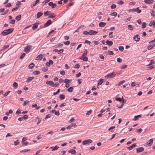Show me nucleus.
Segmentation results:
<instances>
[{
    "mask_svg": "<svg viewBox=\"0 0 155 155\" xmlns=\"http://www.w3.org/2000/svg\"><path fill=\"white\" fill-rule=\"evenodd\" d=\"M83 33L84 35H90V31H83Z\"/></svg>",
    "mask_w": 155,
    "mask_h": 155,
    "instance_id": "473e14b6",
    "label": "nucleus"
},
{
    "mask_svg": "<svg viewBox=\"0 0 155 155\" xmlns=\"http://www.w3.org/2000/svg\"><path fill=\"white\" fill-rule=\"evenodd\" d=\"M116 74H115L114 73V72H113L111 73H110L106 75L105 76L104 78H112L114 77Z\"/></svg>",
    "mask_w": 155,
    "mask_h": 155,
    "instance_id": "f257e3e1",
    "label": "nucleus"
},
{
    "mask_svg": "<svg viewBox=\"0 0 155 155\" xmlns=\"http://www.w3.org/2000/svg\"><path fill=\"white\" fill-rule=\"evenodd\" d=\"M103 79H101L98 81L97 83V85L99 86L101 85L103 83Z\"/></svg>",
    "mask_w": 155,
    "mask_h": 155,
    "instance_id": "a878e982",
    "label": "nucleus"
},
{
    "mask_svg": "<svg viewBox=\"0 0 155 155\" xmlns=\"http://www.w3.org/2000/svg\"><path fill=\"white\" fill-rule=\"evenodd\" d=\"M8 33H7V31L5 30L2 32L1 33V34L5 36L8 35Z\"/></svg>",
    "mask_w": 155,
    "mask_h": 155,
    "instance_id": "c85d7f7f",
    "label": "nucleus"
},
{
    "mask_svg": "<svg viewBox=\"0 0 155 155\" xmlns=\"http://www.w3.org/2000/svg\"><path fill=\"white\" fill-rule=\"evenodd\" d=\"M14 28H9L8 29H6V31H7V32L8 34L11 33L12 32H13V31L14 30Z\"/></svg>",
    "mask_w": 155,
    "mask_h": 155,
    "instance_id": "f8f14e48",
    "label": "nucleus"
},
{
    "mask_svg": "<svg viewBox=\"0 0 155 155\" xmlns=\"http://www.w3.org/2000/svg\"><path fill=\"white\" fill-rule=\"evenodd\" d=\"M73 88L72 87H71L69 88L68 89L67 91L69 92H72L73 90Z\"/></svg>",
    "mask_w": 155,
    "mask_h": 155,
    "instance_id": "2f4dec72",
    "label": "nucleus"
},
{
    "mask_svg": "<svg viewBox=\"0 0 155 155\" xmlns=\"http://www.w3.org/2000/svg\"><path fill=\"white\" fill-rule=\"evenodd\" d=\"M131 17H128V18H126V19H124V21H125L126 22H127L128 21L130 20L131 19Z\"/></svg>",
    "mask_w": 155,
    "mask_h": 155,
    "instance_id": "79ce46f5",
    "label": "nucleus"
},
{
    "mask_svg": "<svg viewBox=\"0 0 155 155\" xmlns=\"http://www.w3.org/2000/svg\"><path fill=\"white\" fill-rule=\"evenodd\" d=\"M25 53H24L22 54L20 57V58L21 59H22L25 55Z\"/></svg>",
    "mask_w": 155,
    "mask_h": 155,
    "instance_id": "49530a36",
    "label": "nucleus"
},
{
    "mask_svg": "<svg viewBox=\"0 0 155 155\" xmlns=\"http://www.w3.org/2000/svg\"><path fill=\"white\" fill-rule=\"evenodd\" d=\"M137 146V144L136 143H134L130 147H127V148L129 150H131L132 149H133L134 147H136Z\"/></svg>",
    "mask_w": 155,
    "mask_h": 155,
    "instance_id": "9d476101",
    "label": "nucleus"
},
{
    "mask_svg": "<svg viewBox=\"0 0 155 155\" xmlns=\"http://www.w3.org/2000/svg\"><path fill=\"white\" fill-rule=\"evenodd\" d=\"M29 102V101H25L23 104H22V105L23 106H25L26 105L28 102Z\"/></svg>",
    "mask_w": 155,
    "mask_h": 155,
    "instance_id": "ea45409f",
    "label": "nucleus"
},
{
    "mask_svg": "<svg viewBox=\"0 0 155 155\" xmlns=\"http://www.w3.org/2000/svg\"><path fill=\"white\" fill-rule=\"evenodd\" d=\"M34 78V77H29L28 78L27 81L28 82H29L32 81Z\"/></svg>",
    "mask_w": 155,
    "mask_h": 155,
    "instance_id": "393cba45",
    "label": "nucleus"
},
{
    "mask_svg": "<svg viewBox=\"0 0 155 155\" xmlns=\"http://www.w3.org/2000/svg\"><path fill=\"white\" fill-rule=\"evenodd\" d=\"M127 26L130 30H132L133 29V27H132V25H128Z\"/></svg>",
    "mask_w": 155,
    "mask_h": 155,
    "instance_id": "de8ad7c7",
    "label": "nucleus"
},
{
    "mask_svg": "<svg viewBox=\"0 0 155 155\" xmlns=\"http://www.w3.org/2000/svg\"><path fill=\"white\" fill-rule=\"evenodd\" d=\"M87 51L86 49H85L84 51V54H83L82 56V57H83L84 56L87 55Z\"/></svg>",
    "mask_w": 155,
    "mask_h": 155,
    "instance_id": "4c0bfd02",
    "label": "nucleus"
},
{
    "mask_svg": "<svg viewBox=\"0 0 155 155\" xmlns=\"http://www.w3.org/2000/svg\"><path fill=\"white\" fill-rule=\"evenodd\" d=\"M107 44L109 46H111L113 44V42L112 41L107 40L106 41Z\"/></svg>",
    "mask_w": 155,
    "mask_h": 155,
    "instance_id": "2eb2a0df",
    "label": "nucleus"
},
{
    "mask_svg": "<svg viewBox=\"0 0 155 155\" xmlns=\"http://www.w3.org/2000/svg\"><path fill=\"white\" fill-rule=\"evenodd\" d=\"M43 15V13L41 12H38L37 15V18H39L41 17Z\"/></svg>",
    "mask_w": 155,
    "mask_h": 155,
    "instance_id": "aec40b11",
    "label": "nucleus"
},
{
    "mask_svg": "<svg viewBox=\"0 0 155 155\" xmlns=\"http://www.w3.org/2000/svg\"><path fill=\"white\" fill-rule=\"evenodd\" d=\"M13 87L14 88L16 89V88L18 86V84L16 82H14L13 83Z\"/></svg>",
    "mask_w": 155,
    "mask_h": 155,
    "instance_id": "72a5a7b5",
    "label": "nucleus"
},
{
    "mask_svg": "<svg viewBox=\"0 0 155 155\" xmlns=\"http://www.w3.org/2000/svg\"><path fill=\"white\" fill-rule=\"evenodd\" d=\"M15 20L14 19H12L11 20V21L10 22V23L12 24H13L15 23Z\"/></svg>",
    "mask_w": 155,
    "mask_h": 155,
    "instance_id": "774afa93",
    "label": "nucleus"
},
{
    "mask_svg": "<svg viewBox=\"0 0 155 155\" xmlns=\"http://www.w3.org/2000/svg\"><path fill=\"white\" fill-rule=\"evenodd\" d=\"M90 35H95L97 33V32L96 31L91 30L90 31Z\"/></svg>",
    "mask_w": 155,
    "mask_h": 155,
    "instance_id": "dca6fc26",
    "label": "nucleus"
},
{
    "mask_svg": "<svg viewBox=\"0 0 155 155\" xmlns=\"http://www.w3.org/2000/svg\"><path fill=\"white\" fill-rule=\"evenodd\" d=\"M82 58V60L85 61H88V58L87 57L85 56H84L83 57H81L80 58V59H81Z\"/></svg>",
    "mask_w": 155,
    "mask_h": 155,
    "instance_id": "b1692460",
    "label": "nucleus"
},
{
    "mask_svg": "<svg viewBox=\"0 0 155 155\" xmlns=\"http://www.w3.org/2000/svg\"><path fill=\"white\" fill-rule=\"evenodd\" d=\"M106 25V23L103 22H100L99 24V25L100 27H104Z\"/></svg>",
    "mask_w": 155,
    "mask_h": 155,
    "instance_id": "a211bd4d",
    "label": "nucleus"
},
{
    "mask_svg": "<svg viewBox=\"0 0 155 155\" xmlns=\"http://www.w3.org/2000/svg\"><path fill=\"white\" fill-rule=\"evenodd\" d=\"M70 43V42L69 41H66L64 42V44L66 45H69Z\"/></svg>",
    "mask_w": 155,
    "mask_h": 155,
    "instance_id": "0e129e2a",
    "label": "nucleus"
},
{
    "mask_svg": "<svg viewBox=\"0 0 155 155\" xmlns=\"http://www.w3.org/2000/svg\"><path fill=\"white\" fill-rule=\"evenodd\" d=\"M51 117V115L50 114H48L46 115L45 118V120H46L47 119H48V118H49Z\"/></svg>",
    "mask_w": 155,
    "mask_h": 155,
    "instance_id": "680f3d73",
    "label": "nucleus"
},
{
    "mask_svg": "<svg viewBox=\"0 0 155 155\" xmlns=\"http://www.w3.org/2000/svg\"><path fill=\"white\" fill-rule=\"evenodd\" d=\"M49 6H51V8L53 9L56 6L57 4L55 3H54L52 2H50L48 4Z\"/></svg>",
    "mask_w": 155,
    "mask_h": 155,
    "instance_id": "20e7f679",
    "label": "nucleus"
},
{
    "mask_svg": "<svg viewBox=\"0 0 155 155\" xmlns=\"http://www.w3.org/2000/svg\"><path fill=\"white\" fill-rule=\"evenodd\" d=\"M21 15H19L17 16L16 17V19L17 21H19L20 20L21 18Z\"/></svg>",
    "mask_w": 155,
    "mask_h": 155,
    "instance_id": "c9c22d12",
    "label": "nucleus"
},
{
    "mask_svg": "<svg viewBox=\"0 0 155 155\" xmlns=\"http://www.w3.org/2000/svg\"><path fill=\"white\" fill-rule=\"evenodd\" d=\"M123 97L122 96L121 98H120V97H116L115 100L117 101H119L120 102H121L122 101V99H123Z\"/></svg>",
    "mask_w": 155,
    "mask_h": 155,
    "instance_id": "cd10ccee",
    "label": "nucleus"
},
{
    "mask_svg": "<svg viewBox=\"0 0 155 155\" xmlns=\"http://www.w3.org/2000/svg\"><path fill=\"white\" fill-rule=\"evenodd\" d=\"M151 15L153 17H155V11L151 10L150 12Z\"/></svg>",
    "mask_w": 155,
    "mask_h": 155,
    "instance_id": "7c9ffc66",
    "label": "nucleus"
},
{
    "mask_svg": "<svg viewBox=\"0 0 155 155\" xmlns=\"http://www.w3.org/2000/svg\"><path fill=\"white\" fill-rule=\"evenodd\" d=\"M47 84H48L50 86H52L54 84V83L53 81H47L46 83Z\"/></svg>",
    "mask_w": 155,
    "mask_h": 155,
    "instance_id": "9b49d317",
    "label": "nucleus"
},
{
    "mask_svg": "<svg viewBox=\"0 0 155 155\" xmlns=\"http://www.w3.org/2000/svg\"><path fill=\"white\" fill-rule=\"evenodd\" d=\"M64 50L63 49H61L59 50H58V54H61V53H62L63 52Z\"/></svg>",
    "mask_w": 155,
    "mask_h": 155,
    "instance_id": "052dcab7",
    "label": "nucleus"
},
{
    "mask_svg": "<svg viewBox=\"0 0 155 155\" xmlns=\"http://www.w3.org/2000/svg\"><path fill=\"white\" fill-rule=\"evenodd\" d=\"M141 116L142 115L141 114L136 116L134 117V118L133 119V120L134 121L137 120L138 119V118L140 117H141Z\"/></svg>",
    "mask_w": 155,
    "mask_h": 155,
    "instance_id": "f3484780",
    "label": "nucleus"
},
{
    "mask_svg": "<svg viewBox=\"0 0 155 155\" xmlns=\"http://www.w3.org/2000/svg\"><path fill=\"white\" fill-rule=\"evenodd\" d=\"M19 142L18 141V140H17L16 141H15L14 142V145H17L19 144Z\"/></svg>",
    "mask_w": 155,
    "mask_h": 155,
    "instance_id": "4d7b16f0",
    "label": "nucleus"
},
{
    "mask_svg": "<svg viewBox=\"0 0 155 155\" xmlns=\"http://www.w3.org/2000/svg\"><path fill=\"white\" fill-rule=\"evenodd\" d=\"M49 16L48 17V18H53L55 17V15L53 16V14L52 13H50L49 14Z\"/></svg>",
    "mask_w": 155,
    "mask_h": 155,
    "instance_id": "09e8293b",
    "label": "nucleus"
},
{
    "mask_svg": "<svg viewBox=\"0 0 155 155\" xmlns=\"http://www.w3.org/2000/svg\"><path fill=\"white\" fill-rule=\"evenodd\" d=\"M124 49V48L122 46H120L119 48V50L121 51H123Z\"/></svg>",
    "mask_w": 155,
    "mask_h": 155,
    "instance_id": "c03bdc74",
    "label": "nucleus"
},
{
    "mask_svg": "<svg viewBox=\"0 0 155 155\" xmlns=\"http://www.w3.org/2000/svg\"><path fill=\"white\" fill-rule=\"evenodd\" d=\"M107 53L110 55H112L114 54V53L112 51H109Z\"/></svg>",
    "mask_w": 155,
    "mask_h": 155,
    "instance_id": "338daca9",
    "label": "nucleus"
},
{
    "mask_svg": "<svg viewBox=\"0 0 155 155\" xmlns=\"http://www.w3.org/2000/svg\"><path fill=\"white\" fill-rule=\"evenodd\" d=\"M59 148V147L57 145L55 146L54 147H51L50 148H52V151H54L55 150L58 149Z\"/></svg>",
    "mask_w": 155,
    "mask_h": 155,
    "instance_id": "bb28decb",
    "label": "nucleus"
},
{
    "mask_svg": "<svg viewBox=\"0 0 155 155\" xmlns=\"http://www.w3.org/2000/svg\"><path fill=\"white\" fill-rule=\"evenodd\" d=\"M22 118H23H23L24 119L26 120L28 118V116L27 115H25L23 116V117Z\"/></svg>",
    "mask_w": 155,
    "mask_h": 155,
    "instance_id": "e2e57ef3",
    "label": "nucleus"
},
{
    "mask_svg": "<svg viewBox=\"0 0 155 155\" xmlns=\"http://www.w3.org/2000/svg\"><path fill=\"white\" fill-rule=\"evenodd\" d=\"M50 14V12L48 11H47L45 12L44 13V15L45 16H47L48 15H49Z\"/></svg>",
    "mask_w": 155,
    "mask_h": 155,
    "instance_id": "603ef678",
    "label": "nucleus"
},
{
    "mask_svg": "<svg viewBox=\"0 0 155 155\" xmlns=\"http://www.w3.org/2000/svg\"><path fill=\"white\" fill-rule=\"evenodd\" d=\"M133 39L136 41L138 42L140 40V37L137 34L134 37Z\"/></svg>",
    "mask_w": 155,
    "mask_h": 155,
    "instance_id": "423d86ee",
    "label": "nucleus"
},
{
    "mask_svg": "<svg viewBox=\"0 0 155 155\" xmlns=\"http://www.w3.org/2000/svg\"><path fill=\"white\" fill-rule=\"evenodd\" d=\"M32 46L30 45H28L25 47L24 51L27 53H28L30 51Z\"/></svg>",
    "mask_w": 155,
    "mask_h": 155,
    "instance_id": "f03ea898",
    "label": "nucleus"
},
{
    "mask_svg": "<svg viewBox=\"0 0 155 155\" xmlns=\"http://www.w3.org/2000/svg\"><path fill=\"white\" fill-rule=\"evenodd\" d=\"M155 46V44H150L147 47V49L148 50H150L153 48Z\"/></svg>",
    "mask_w": 155,
    "mask_h": 155,
    "instance_id": "4468645a",
    "label": "nucleus"
},
{
    "mask_svg": "<svg viewBox=\"0 0 155 155\" xmlns=\"http://www.w3.org/2000/svg\"><path fill=\"white\" fill-rule=\"evenodd\" d=\"M52 23L51 21L50 20H48L45 24L44 25V27H46L50 25Z\"/></svg>",
    "mask_w": 155,
    "mask_h": 155,
    "instance_id": "39448f33",
    "label": "nucleus"
},
{
    "mask_svg": "<svg viewBox=\"0 0 155 155\" xmlns=\"http://www.w3.org/2000/svg\"><path fill=\"white\" fill-rule=\"evenodd\" d=\"M84 27V25H81L78 28L74 31V32H79V29L81 27Z\"/></svg>",
    "mask_w": 155,
    "mask_h": 155,
    "instance_id": "8fccbe9b",
    "label": "nucleus"
},
{
    "mask_svg": "<svg viewBox=\"0 0 155 155\" xmlns=\"http://www.w3.org/2000/svg\"><path fill=\"white\" fill-rule=\"evenodd\" d=\"M80 67V65L78 64H76L74 67V68H78Z\"/></svg>",
    "mask_w": 155,
    "mask_h": 155,
    "instance_id": "6e6d98bb",
    "label": "nucleus"
},
{
    "mask_svg": "<svg viewBox=\"0 0 155 155\" xmlns=\"http://www.w3.org/2000/svg\"><path fill=\"white\" fill-rule=\"evenodd\" d=\"M93 141L89 139L83 141L82 142V143L83 145H85L88 143H91Z\"/></svg>",
    "mask_w": 155,
    "mask_h": 155,
    "instance_id": "7ed1b4c3",
    "label": "nucleus"
},
{
    "mask_svg": "<svg viewBox=\"0 0 155 155\" xmlns=\"http://www.w3.org/2000/svg\"><path fill=\"white\" fill-rule=\"evenodd\" d=\"M144 2L145 3L148 4H151L153 3V2H152L151 0H144Z\"/></svg>",
    "mask_w": 155,
    "mask_h": 155,
    "instance_id": "4be33fe9",
    "label": "nucleus"
},
{
    "mask_svg": "<svg viewBox=\"0 0 155 155\" xmlns=\"http://www.w3.org/2000/svg\"><path fill=\"white\" fill-rule=\"evenodd\" d=\"M39 24V23L38 22H36V23L33 24L32 25H33V27H32V29L33 30L36 29L38 28V26Z\"/></svg>",
    "mask_w": 155,
    "mask_h": 155,
    "instance_id": "0eeeda50",
    "label": "nucleus"
},
{
    "mask_svg": "<svg viewBox=\"0 0 155 155\" xmlns=\"http://www.w3.org/2000/svg\"><path fill=\"white\" fill-rule=\"evenodd\" d=\"M10 91H8L5 94H3L4 96L5 97V96H7V95H8V94L10 93Z\"/></svg>",
    "mask_w": 155,
    "mask_h": 155,
    "instance_id": "69168bd1",
    "label": "nucleus"
},
{
    "mask_svg": "<svg viewBox=\"0 0 155 155\" xmlns=\"http://www.w3.org/2000/svg\"><path fill=\"white\" fill-rule=\"evenodd\" d=\"M36 119H37L38 120V121L37 123V124H38L39 123H40L41 119L40 118V117H36Z\"/></svg>",
    "mask_w": 155,
    "mask_h": 155,
    "instance_id": "37998d69",
    "label": "nucleus"
},
{
    "mask_svg": "<svg viewBox=\"0 0 155 155\" xmlns=\"http://www.w3.org/2000/svg\"><path fill=\"white\" fill-rule=\"evenodd\" d=\"M21 1H18L16 2V5L18 6L19 5H21Z\"/></svg>",
    "mask_w": 155,
    "mask_h": 155,
    "instance_id": "3c124183",
    "label": "nucleus"
},
{
    "mask_svg": "<svg viewBox=\"0 0 155 155\" xmlns=\"http://www.w3.org/2000/svg\"><path fill=\"white\" fill-rule=\"evenodd\" d=\"M74 4V2H72L71 3H70L68 4V5L66 6V8H68L70 6H71L73 5Z\"/></svg>",
    "mask_w": 155,
    "mask_h": 155,
    "instance_id": "c756f323",
    "label": "nucleus"
},
{
    "mask_svg": "<svg viewBox=\"0 0 155 155\" xmlns=\"http://www.w3.org/2000/svg\"><path fill=\"white\" fill-rule=\"evenodd\" d=\"M59 98L61 100H63L65 98V96L63 94H60L59 96Z\"/></svg>",
    "mask_w": 155,
    "mask_h": 155,
    "instance_id": "e433bc0d",
    "label": "nucleus"
},
{
    "mask_svg": "<svg viewBox=\"0 0 155 155\" xmlns=\"http://www.w3.org/2000/svg\"><path fill=\"white\" fill-rule=\"evenodd\" d=\"M48 68H42V71L44 72H46L48 71Z\"/></svg>",
    "mask_w": 155,
    "mask_h": 155,
    "instance_id": "bf43d9fd",
    "label": "nucleus"
},
{
    "mask_svg": "<svg viewBox=\"0 0 155 155\" xmlns=\"http://www.w3.org/2000/svg\"><path fill=\"white\" fill-rule=\"evenodd\" d=\"M116 5L114 4L112 5L110 7L112 9H114L116 8Z\"/></svg>",
    "mask_w": 155,
    "mask_h": 155,
    "instance_id": "a18cd8bd",
    "label": "nucleus"
},
{
    "mask_svg": "<svg viewBox=\"0 0 155 155\" xmlns=\"http://www.w3.org/2000/svg\"><path fill=\"white\" fill-rule=\"evenodd\" d=\"M30 150V149H25L20 151L21 152H26Z\"/></svg>",
    "mask_w": 155,
    "mask_h": 155,
    "instance_id": "864d4df0",
    "label": "nucleus"
},
{
    "mask_svg": "<svg viewBox=\"0 0 155 155\" xmlns=\"http://www.w3.org/2000/svg\"><path fill=\"white\" fill-rule=\"evenodd\" d=\"M68 152L69 153H71V154H75L76 153V150L74 149H71L69 150Z\"/></svg>",
    "mask_w": 155,
    "mask_h": 155,
    "instance_id": "6ab92c4d",
    "label": "nucleus"
},
{
    "mask_svg": "<svg viewBox=\"0 0 155 155\" xmlns=\"http://www.w3.org/2000/svg\"><path fill=\"white\" fill-rule=\"evenodd\" d=\"M117 61L118 63H121L122 62V60L119 58H118L117 59Z\"/></svg>",
    "mask_w": 155,
    "mask_h": 155,
    "instance_id": "5fc2aeb1",
    "label": "nucleus"
},
{
    "mask_svg": "<svg viewBox=\"0 0 155 155\" xmlns=\"http://www.w3.org/2000/svg\"><path fill=\"white\" fill-rule=\"evenodd\" d=\"M127 65L124 64V65H122V66H121L120 67V68L121 69H124L126 68H127Z\"/></svg>",
    "mask_w": 155,
    "mask_h": 155,
    "instance_id": "58836bf2",
    "label": "nucleus"
},
{
    "mask_svg": "<svg viewBox=\"0 0 155 155\" xmlns=\"http://www.w3.org/2000/svg\"><path fill=\"white\" fill-rule=\"evenodd\" d=\"M34 73L35 75H37L40 74V72L39 71H35V73Z\"/></svg>",
    "mask_w": 155,
    "mask_h": 155,
    "instance_id": "13d9d810",
    "label": "nucleus"
},
{
    "mask_svg": "<svg viewBox=\"0 0 155 155\" xmlns=\"http://www.w3.org/2000/svg\"><path fill=\"white\" fill-rule=\"evenodd\" d=\"M35 66V64L34 63H32L31 64L28 66V68L29 69L32 68Z\"/></svg>",
    "mask_w": 155,
    "mask_h": 155,
    "instance_id": "5701e85b",
    "label": "nucleus"
},
{
    "mask_svg": "<svg viewBox=\"0 0 155 155\" xmlns=\"http://www.w3.org/2000/svg\"><path fill=\"white\" fill-rule=\"evenodd\" d=\"M153 139H150L149 141H148L147 142V145L148 146H149V147L150 146L152 145V144L153 143Z\"/></svg>",
    "mask_w": 155,
    "mask_h": 155,
    "instance_id": "6e6552de",
    "label": "nucleus"
},
{
    "mask_svg": "<svg viewBox=\"0 0 155 155\" xmlns=\"http://www.w3.org/2000/svg\"><path fill=\"white\" fill-rule=\"evenodd\" d=\"M144 150V149L143 147H140L139 148H137L136 150L137 153L143 151Z\"/></svg>",
    "mask_w": 155,
    "mask_h": 155,
    "instance_id": "1a4fd4ad",
    "label": "nucleus"
},
{
    "mask_svg": "<svg viewBox=\"0 0 155 155\" xmlns=\"http://www.w3.org/2000/svg\"><path fill=\"white\" fill-rule=\"evenodd\" d=\"M113 34V32H109V38H112L113 37V36L112 35V34Z\"/></svg>",
    "mask_w": 155,
    "mask_h": 155,
    "instance_id": "a19ab883",
    "label": "nucleus"
},
{
    "mask_svg": "<svg viewBox=\"0 0 155 155\" xmlns=\"http://www.w3.org/2000/svg\"><path fill=\"white\" fill-rule=\"evenodd\" d=\"M42 55L40 54L36 58V60H41L42 58Z\"/></svg>",
    "mask_w": 155,
    "mask_h": 155,
    "instance_id": "412c9836",
    "label": "nucleus"
},
{
    "mask_svg": "<svg viewBox=\"0 0 155 155\" xmlns=\"http://www.w3.org/2000/svg\"><path fill=\"white\" fill-rule=\"evenodd\" d=\"M146 25L147 24L145 22H143L141 26L142 28H145L146 26Z\"/></svg>",
    "mask_w": 155,
    "mask_h": 155,
    "instance_id": "f704fd0d",
    "label": "nucleus"
},
{
    "mask_svg": "<svg viewBox=\"0 0 155 155\" xmlns=\"http://www.w3.org/2000/svg\"><path fill=\"white\" fill-rule=\"evenodd\" d=\"M14 28H9L8 29H6V31H7V32L8 34L11 33L12 32H13V31L14 30Z\"/></svg>",
    "mask_w": 155,
    "mask_h": 155,
    "instance_id": "ddd939ff",
    "label": "nucleus"
}]
</instances>
